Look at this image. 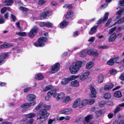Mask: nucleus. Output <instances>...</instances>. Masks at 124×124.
<instances>
[{
    "label": "nucleus",
    "instance_id": "nucleus-1",
    "mask_svg": "<svg viewBox=\"0 0 124 124\" xmlns=\"http://www.w3.org/2000/svg\"><path fill=\"white\" fill-rule=\"evenodd\" d=\"M51 108L50 105L43 104L42 103H40L35 108L37 110H38L40 108H42L39 111V113L37 115L38 119H42L43 121H45L49 115L46 110H49Z\"/></svg>",
    "mask_w": 124,
    "mask_h": 124
},
{
    "label": "nucleus",
    "instance_id": "nucleus-2",
    "mask_svg": "<svg viewBox=\"0 0 124 124\" xmlns=\"http://www.w3.org/2000/svg\"><path fill=\"white\" fill-rule=\"evenodd\" d=\"M36 98V96L34 94H29L26 96L27 100L29 101L33 102L28 103L24 104L21 106V107L23 108H26L35 105L36 102L34 101L35 100Z\"/></svg>",
    "mask_w": 124,
    "mask_h": 124
},
{
    "label": "nucleus",
    "instance_id": "nucleus-3",
    "mask_svg": "<svg viewBox=\"0 0 124 124\" xmlns=\"http://www.w3.org/2000/svg\"><path fill=\"white\" fill-rule=\"evenodd\" d=\"M82 64V61H78L74 62L70 68L71 73L74 74L76 73L79 70Z\"/></svg>",
    "mask_w": 124,
    "mask_h": 124
},
{
    "label": "nucleus",
    "instance_id": "nucleus-4",
    "mask_svg": "<svg viewBox=\"0 0 124 124\" xmlns=\"http://www.w3.org/2000/svg\"><path fill=\"white\" fill-rule=\"evenodd\" d=\"M47 38L45 37H41L39 38L38 39V43H35L34 45L37 47H42L45 45L43 42H46L47 41Z\"/></svg>",
    "mask_w": 124,
    "mask_h": 124
},
{
    "label": "nucleus",
    "instance_id": "nucleus-5",
    "mask_svg": "<svg viewBox=\"0 0 124 124\" xmlns=\"http://www.w3.org/2000/svg\"><path fill=\"white\" fill-rule=\"evenodd\" d=\"M117 117L118 119H121L119 120V121L117 120H115L113 122V124H124V117L119 114L118 115Z\"/></svg>",
    "mask_w": 124,
    "mask_h": 124
},
{
    "label": "nucleus",
    "instance_id": "nucleus-6",
    "mask_svg": "<svg viewBox=\"0 0 124 124\" xmlns=\"http://www.w3.org/2000/svg\"><path fill=\"white\" fill-rule=\"evenodd\" d=\"M38 30V28L36 26L33 27L29 32L28 35L30 38H32L34 37Z\"/></svg>",
    "mask_w": 124,
    "mask_h": 124
},
{
    "label": "nucleus",
    "instance_id": "nucleus-7",
    "mask_svg": "<svg viewBox=\"0 0 124 124\" xmlns=\"http://www.w3.org/2000/svg\"><path fill=\"white\" fill-rule=\"evenodd\" d=\"M60 66V64L59 63H56L52 67L51 72L53 73L57 71L59 69Z\"/></svg>",
    "mask_w": 124,
    "mask_h": 124
},
{
    "label": "nucleus",
    "instance_id": "nucleus-8",
    "mask_svg": "<svg viewBox=\"0 0 124 124\" xmlns=\"http://www.w3.org/2000/svg\"><path fill=\"white\" fill-rule=\"evenodd\" d=\"M50 13L48 8H46L44 10V12L42 13L41 15V19H42L45 18L47 16H49V15H50Z\"/></svg>",
    "mask_w": 124,
    "mask_h": 124
},
{
    "label": "nucleus",
    "instance_id": "nucleus-9",
    "mask_svg": "<svg viewBox=\"0 0 124 124\" xmlns=\"http://www.w3.org/2000/svg\"><path fill=\"white\" fill-rule=\"evenodd\" d=\"M89 89L90 90L91 94L90 96L92 98H95L96 97V94L97 92L94 88L92 86L89 87Z\"/></svg>",
    "mask_w": 124,
    "mask_h": 124
},
{
    "label": "nucleus",
    "instance_id": "nucleus-10",
    "mask_svg": "<svg viewBox=\"0 0 124 124\" xmlns=\"http://www.w3.org/2000/svg\"><path fill=\"white\" fill-rule=\"evenodd\" d=\"M87 53L89 55H94L95 56H98L99 54V53L95 50L91 49L88 50L87 51Z\"/></svg>",
    "mask_w": 124,
    "mask_h": 124
},
{
    "label": "nucleus",
    "instance_id": "nucleus-11",
    "mask_svg": "<svg viewBox=\"0 0 124 124\" xmlns=\"http://www.w3.org/2000/svg\"><path fill=\"white\" fill-rule=\"evenodd\" d=\"M108 12L106 13L104 16L103 18H101L98 20L97 24H100L102 22H104L106 21L108 19Z\"/></svg>",
    "mask_w": 124,
    "mask_h": 124
},
{
    "label": "nucleus",
    "instance_id": "nucleus-12",
    "mask_svg": "<svg viewBox=\"0 0 124 124\" xmlns=\"http://www.w3.org/2000/svg\"><path fill=\"white\" fill-rule=\"evenodd\" d=\"M81 102V99L78 98L74 102L72 107L73 108H76L79 105Z\"/></svg>",
    "mask_w": 124,
    "mask_h": 124
},
{
    "label": "nucleus",
    "instance_id": "nucleus-13",
    "mask_svg": "<svg viewBox=\"0 0 124 124\" xmlns=\"http://www.w3.org/2000/svg\"><path fill=\"white\" fill-rule=\"evenodd\" d=\"M119 57H116L114 58H112L107 62V63L109 65H112L114 63V61H116L119 60Z\"/></svg>",
    "mask_w": 124,
    "mask_h": 124
},
{
    "label": "nucleus",
    "instance_id": "nucleus-14",
    "mask_svg": "<svg viewBox=\"0 0 124 124\" xmlns=\"http://www.w3.org/2000/svg\"><path fill=\"white\" fill-rule=\"evenodd\" d=\"M90 74L89 71H87L82 74L80 77V79L82 81H84L86 78Z\"/></svg>",
    "mask_w": 124,
    "mask_h": 124
},
{
    "label": "nucleus",
    "instance_id": "nucleus-15",
    "mask_svg": "<svg viewBox=\"0 0 124 124\" xmlns=\"http://www.w3.org/2000/svg\"><path fill=\"white\" fill-rule=\"evenodd\" d=\"M71 86L74 87H78L79 85V82L77 80L72 81L70 83Z\"/></svg>",
    "mask_w": 124,
    "mask_h": 124
},
{
    "label": "nucleus",
    "instance_id": "nucleus-16",
    "mask_svg": "<svg viewBox=\"0 0 124 124\" xmlns=\"http://www.w3.org/2000/svg\"><path fill=\"white\" fill-rule=\"evenodd\" d=\"M56 90L55 89L52 90L48 92L47 94L50 96L54 95V97L56 98L57 95L56 93Z\"/></svg>",
    "mask_w": 124,
    "mask_h": 124
},
{
    "label": "nucleus",
    "instance_id": "nucleus-17",
    "mask_svg": "<svg viewBox=\"0 0 124 124\" xmlns=\"http://www.w3.org/2000/svg\"><path fill=\"white\" fill-rule=\"evenodd\" d=\"M116 38V33H114L110 35L108 38V40L110 42H112L115 40Z\"/></svg>",
    "mask_w": 124,
    "mask_h": 124
},
{
    "label": "nucleus",
    "instance_id": "nucleus-18",
    "mask_svg": "<svg viewBox=\"0 0 124 124\" xmlns=\"http://www.w3.org/2000/svg\"><path fill=\"white\" fill-rule=\"evenodd\" d=\"M8 56V54L7 53L4 54H3L0 55V65L2 63V62L4 61V59L7 57Z\"/></svg>",
    "mask_w": 124,
    "mask_h": 124
},
{
    "label": "nucleus",
    "instance_id": "nucleus-19",
    "mask_svg": "<svg viewBox=\"0 0 124 124\" xmlns=\"http://www.w3.org/2000/svg\"><path fill=\"white\" fill-rule=\"evenodd\" d=\"M65 97V94L63 93H61L58 94V95L57 96H56V100L57 101L61 100Z\"/></svg>",
    "mask_w": 124,
    "mask_h": 124
},
{
    "label": "nucleus",
    "instance_id": "nucleus-20",
    "mask_svg": "<svg viewBox=\"0 0 124 124\" xmlns=\"http://www.w3.org/2000/svg\"><path fill=\"white\" fill-rule=\"evenodd\" d=\"M72 111V109L70 108H66L61 111V113L64 114H68L71 113Z\"/></svg>",
    "mask_w": 124,
    "mask_h": 124
},
{
    "label": "nucleus",
    "instance_id": "nucleus-21",
    "mask_svg": "<svg viewBox=\"0 0 124 124\" xmlns=\"http://www.w3.org/2000/svg\"><path fill=\"white\" fill-rule=\"evenodd\" d=\"M93 118V116L92 115H89L85 117V120L86 122L89 123Z\"/></svg>",
    "mask_w": 124,
    "mask_h": 124
},
{
    "label": "nucleus",
    "instance_id": "nucleus-22",
    "mask_svg": "<svg viewBox=\"0 0 124 124\" xmlns=\"http://www.w3.org/2000/svg\"><path fill=\"white\" fill-rule=\"evenodd\" d=\"M114 86L112 83H110V84L105 85L104 87V89L105 90L108 91L111 89Z\"/></svg>",
    "mask_w": 124,
    "mask_h": 124
},
{
    "label": "nucleus",
    "instance_id": "nucleus-23",
    "mask_svg": "<svg viewBox=\"0 0 124 124\" xmlns=\"http://www.w3.org/2000/svg\"><path fill=\"white\" fill-rule=\"evenodd\" d=\"M94 65V63L93 62H89L86 64V68L87 69H90Z\"/></svg>",
    "mask_w": 124,
    "mask_h": 124
},
{
    "label": "nucleus",
    "instance_id": "nucleus-24",
    "mask_svg": "<svg viewBox=\"0 0 124 124\" xmlns=\"http://www.w3.org/2000/svg\"><path fill=\"white\" fill-rule=\"evenodd\" d=\"M79 105V107L80 108H82L83 106L88 104L87 99L81 101Z\"/></svg>",
    "mask_w": 124,
    "mask_h": 124
},
{
    "label": "nucleus",
    "instance_id": "nucleus-25",
    "mask_svg": "<svg viewBox=\"0 0 124 124\" xmlns=\"http://www.w3.org/2000/svg\"><path fill=\"white\" fill-rule=\"evenodd\" d=\"M13 2V0H5L3 3L5 5L10 6L12 4Z\"/></svg>",
    "mask_w": 124,
    "mask_h": 124
},
{
    "label": "nucleus",
    "instance_id": "nucleus-26",
    "mask_svg": "<svg viewBox=\"0 0 124 124\" xmlns=\"http://www.w3.org/2000/svg\"><path fill=\"white\" fill-rule=\"evenodd\" d=\"M36 115L35 114L31 113L26 115H25V116L27 118H31L34 117H35Z\"/></svg>",
    "mask_w": 124,
    "mask_h": 124
},
{
    "label": "nucleus",
    "instance_id": "nucleus-27",
    "mask_svg": "<svg viewBox=\"0 0 124 124\" xmlns=\"http://www.w3.org/2000/svg\"><path fill=\"white\" fill-rule=\"evenodd\" d=\"M98 26H95L92 28L90 30L89 32L90 34H93V33H95L96 31V29L98 27Z\"/></svg>",
    "mask_w": 124,
    "mask_h": 124
},
{
    "label": "nucleus",
    "instance_id": "nucleus-28",
    "mask_svg": "<svg viewBox=\"0 0 124 124\" xmlns=\"http://www.w3.org/2000/svg\"><path fill=\"white\" fill-rule=\"evenodd\" d=\"M12 45L10 44H2L0 46V48L5 49L12 46Z\"/></svg>",
    "mask_w": 124,
    "mask_h": 124
},
{
    "label": "nucleus",
    "instance_id": "nucleus-29",
    "mask_svg": "<svg viewBox=\"0 0 124 124\" xmlns=\"http://www.w3.org/2000/svg\"><path fill=\"white\" fill-rule=\"evenodd\" d=\"M35 78L39 80H42L44 78V76L42 74L39 73L36 75Z\"/></svg>",
    "mask_w": 124,
    "mask_h": 124
},
{
    "label": "nucleus",
    "instance_id": "nucleus-30",
    "mask_svg": "<svg viewBox=\"0 0 124 124\" xmlns=\"http://www.w3.org/2000/svg\"><path fill=\"white\" fill-rule=\"evenodd\" d=\"M69 23L68 22L63 21L60 23V27L61 28H63L64 27L66 26Z\"/></svg>",
    "mask_w": 124,
    "mask_h": 124
},
{
    "label": "nucleus",
    "instance_id": "nucleus-31",
    "mask_svg": "<svg viewBox=\"0 0 124 124\" xmlns=\"http://www.w3.org/2000/svg\"><path fill=\"white\" fill-rule=\"evenodd\" d=\"M69 81L68 78H65L62 80L61 83L62 84L65 85L67 84L69 82Z\"/></svg>",
    "mask_w": 124,
    "mask_h": 124
},
{
    "label": "nucleus",
    "instance_id": "nucleus-32",
    "mask_svg": "<svg viewBox=\"0 0 124 124\" xmlns=\"http://www.w3.org/2000/svg\"><path fill=\"white\" fill-rule=\"evenodd\" d=\"M73 15L74 14L73 12L70 11L67 13L66 16V18L67 19H69L72 17Z\"/></svg>",
    "mask_w": 124,
    "mask_h": 124
},
{
    "label": "nucleus",
    "instance_id": "nucleus-33",
    "mask_svg": "<svg viewBox=\"0 0 124 124\" xmlns=\"http://www.w3.org/2000/svg\"><path fill=\"white\" fill-rule=\"evenodd\" d=\"M114 95L115 97L117 98H120L122 96V94L120 91H116Z\"/></svg>",
    "mask_w": 124,
    "mask_h": 124
},
{
    "label": "nucleus",
    "instance_id": "nucleus-34",
    "mask_svg": "<svg viewBox=\"0 0 124 124\" xmlns=\"http://www.w3.org/2000/svg\"><path fill=\"white\" fill-rule=\"evenodd\" d=\"M104 97L105 99H108L110 98L111 95L109 93H106L104 94Z\"/></svg>",
    "mask_w": 124,
    "mask_h": 124
},
{
    "label": "nucleus",
    "instance_id": "nucleus-35",
    "mask_svg": "<svg viewBox=\"0 0 124 124\" xmlns=\"http://www.w3.org/2000/svg\"><path fill=\"white\" fill-rule=\"evenodd\" d=\"M86 54V51L84 50L80 52V56L83 57L85 56Z\"/></svg>",
    "mask_w": 124,
    "mask_h": 124
},
{
    "label": "nucleus",
    "instance_id": "nucleus-36",
    "mask_svg": "<svg viewBox=\"0 0 124 124\" xmlns=\"http://www.w3.org/2000/svg\"><path fill=\"white\" fill-rule=\"evenodd\" d=\"M120 107V106H119V105L118 106L116 107L115 109L113 111V112L114 114H116L117 113L121 110V109Z\"/></svg>",
    "mask_w": 124,
    "mask_h": 124
},
{
    "label": "nucleus",
    "instance_id": "nucleus-37",
    "mask_svg": "<svg viewBox=\"0 0 124 124\" xmlns=\"http://www.w3.org/2000/svg\"><path fill=\"white\" fill-rule=\"evenodd\" d=\"M79 76L78 75L75 76L73 75L70 76L68 78L69 81H70L74 80L78 78Z\"/></svg>",
    "mask_w": 124,
    "mask_h": 124
},
{
    "label": "nucleus",
    "instance_id": "nucleus-38",
    "mask_svg": "<svg viewBox=\"0 0 124 124\" xmlns=\"http://www.w3.org/2000/svg\"><path fill=\"white\" fill-rule=\"evenodd\" d=\"M53 86L51 85H48L43 89V91L46 92L53 88Z\"/></svg>",
    "mask_w": 124,
    "mask_h": 124
},
{
    "label": "nucleus",
    "instance_id": "nucleus-39",
    "mask_svg": "<svg viewBox=\"0 0 124 124\" xmlns=\"http://www.w3.org/2000/svg\"><path fill=\"white\" fill-rule=\"evenodd\" d=\"M109 72L110 74L112 75H115L117 73L116 70L114 69H112L110 70Z\"/></svg>",
    "mask_w": 124,
    "mask_h": 124
},
{
    "label": "nucleus",
    "instance_id": "nucleus-40",
    "mask_svg": "<svg viewBox=\"0 0 124 124\" xmlns=\"http://www.w3.org/2000/svg\"><path fill=\"white\" fill-rule=\"evenodd\" d=\"M87 104L89 105H91L93 104L95 102V100L94 99H87Z\"/></svg>",
    "mask_w": 124,
    "mask_h": 124
},
{
    "label": "nucleus",
    "instance_id": "nucleus-41",
    "mask_svg": "<svg viewBox=\"0 0 124 124\" xmlns=\"http://www.w3.org/2000/svg\"><path fill=\"white\" fill-rule=\"evenodd\" d=\"M103 77L102 75H100L99 76L98 82L99 83H101L103 82Z\"/></svg>",
    "mask_w": 124,
    "mask_h": 124
},
{
    "label": "nucleus",
    "instance_id": "nucleus-42",
    "mask_svg": "<svg viewBox=\"0 0 124 124\" xmlns=\"http://www.w3.org/2000/svg\"><path fill=\"white\" fill-rule=\"evenodd\" d=\"M16 34L19 36H24L26 35V33L24 32H17Z\"/></svg>",
    "mask_w": 124,
    "mask_h": 124
},
{
    "label": "nucleus",
    "instance_id": "nucleus-43",
    "mask_svg": "<svg viewBox=\"0 0 124 124\" xmlns=\"http://www.w3.org/2000/svg\"><path fill=\"white\" fill-rule=\"evenodd\" d=\"M109 47L107 45H103L101 46L98 47V48L99 49H107Z\"/></svg>",
    "mask_w": 124,
    "mask_h": 124
},
{
    "label": "nucleus",
    "instance_id": "nucleus-44",
    "mask_svg": "<svg viewBox=\"0 0 124 124\" xmlns=\"http://www.w3.org/2000/svg\"><path fill=\"white\" fill-rule=\"evenodd\" d=\"M106 104V102L104 101L100 102L99 103V106L101 107H104Z\"/></svg>",
    "mask_w": 124,
    "mask_h": 124
},
{
    "label": "nucleus",
    "instance_id": "nucleus-45",
    "mask_svg": "<svg viewBox=\"0 0 124 124\" xmlns=\"http://www.w3.org/2000/svg\"><path fill=\"white\" fill-rule=\"evenodd\" d=\"M116 29V27L115 26L111 29L109 31L108 34H111Z\"/></svg>",
    "mask_w": 124,
    "mask_h": 124
},
{
    "label": "nucleus",
    "instance_id": "nucleus-46",
    "mask_svg": "<svg viewBox=\"0 0 124 124\" xmlns=\"http://www.w3.org/2000/svg\"><path fill=\"white\" fill-rule=\"evenodd\" d=\"M117 23L118 24H121L124 23V17L121 18L119 20L117 21Z\"/></svg>",
    "mask_w": 124,
    "mask_h": 124
},
{
    "label": "nucleus",
    "instance_id": "nucleus-47",
    "mask_svg": "<svg viewBox=\"0 0 124 124\" xmlns=\"http://www.w3.org/2000/svg\"><path fill=\"white\" fill-rule=\"evenodd\" d=\"M63 7L64 8H66L70 9L72 8V7L71 5L69 4H66L63 6Z\"/></svg>",
    "mask_w": 124,
    "mask_h": 124
},
{
    "label": "nucleus",
    "instance_id": "nucleus-48",
    "mask_svg": "<svg viewBox=\"0 0 124 124\" xmlns=\"http://www.w3.org/2000/svg\"><path fill=\"white\" fill-rule=\"evenodd\" d=\"M46 27H51L52 26V23L49 22L46 23Z\"/></svg>",
    "mask_w": 124,
    "mask_h": 124
},
{
    "label": "nucleus",
    "instance_id": "nucleus-49",
    "mask_svg": "<svg viewBox=\"0 0 124 124\" xmlns=\"http://www.w3.org/2000/svg\"><path fill=\"white\" fill-rule=\"evenodd\" d=\"M33 121V119H30L26 122V124H32Z\"/></svg>",
    "mask_w": 124,
    "mask_h": 124
},
{
    "label": "nucleus",
    "instance_id": "nucleus-50",
    "mask_svg": "<svg viewBox=\"0 0 124 124\" xmlns=\"http://www.w3.org/2000/svg\"><path fill=\"white\" fill-rule=\"evenodd\" d=\"M16 27L20 30H22L23 29V28L20 26V24L19 22L16 23Z\"/></svg>",
    "mask_w": 124,
    "mask_h": 124
},
{
    "label": "nucleus",
    "instance_id": "nucleus-51",
    "mask_svg": "<svg viewBox=\"0 0 124 124\" xmlns=\"http://www.w3.org/2000/svg\"><path fill=\"white\" fill-rule=\"evenodd\" d=\"M112 20V19L111 18H110L108 19V20L107 22L105 24V26H108L110 24V23H111Z\"/></svg>",
    "mask_w": 124,
    "mask_h": 124
},
{
    "label": "nucleus",
    "instance_id": "nucleus-52",
    "mask_svg": "<svg viewBox=\"0 0 124 124\" xmlns=\"http://www.w3.org/2000/svg\"><path fill=\"white\" fill-rule=\"evenodd\" d=\"M46 2L44 0H39L38 3L39 5H41L44 4Z\"/></svg>",
    "mask_w": 124,
    "mask_h": 124
},
{
    "label": "nucleus",
    "instance_id": "nucleus-53",
    "mask_svg": "<svg viewBox=\"0 0 124 124\" xmlns=\"http://www.w3.org/2000/svg\"><path fill=\"white\" fill-rule=\"evenodd\" d=\"M7 8L6 7H4L2 8L1 11V13L3 14L4 13L7 9Z\"/></svg>",
    "mask_w": 124,
    "mask_h": 124
},
{
    "label": "nucleus",
    "instance_id": "nucleus-54",
    "mask_svg": "<svg viewBox=\"0 0 124 124\" xmlns=\"http://www.w3.org/2000/svg\"><path fill=\"white\" fill-rule=\"evenodd\" d=\"M20 9L22 10H23L25 11H27L28 10V9L27 8L22 6L20 7Z\"/></svg>",
    "mask_w": 124,
    "mask_h": 124
},
{
    "label": "nucleus",
    "instance_id": "nucleus-55",
    "mask_svg": "<svg viewBox=\"0 0 124 124\" xmlns=\"http://www.w3.org/2000/svg\"><path fill=\"white\" fill-rule=\"evenodd\" d=\"M123 29L122 25L116 29V31H122Z\"/></svg>",
    "mask_w": 124,
    "mask_h": 124
},
{
    "label": "nucleus",
    "instance_id": "nucleus-56",
    "mask_svg": "<svg viewBox=\"0 0 124 124\" xmlns=\"http://www.w3.org/2000/svg\"><path fill=\"white\" fill-rule=\"evenodd\" d=\"M37 120H39V121L38 124H43V123L45 121H43V120L42 119H38V117L37 118Z\"/></svg>",
    "mask_w": 124,
    "mask_h": 124
},
{
    "label": "nucleus",
    "instance_id": "nucleus-57",
    "mask_svg": "<svg viewBox=\"0 0 124 124\" xmlns=\"http://www.w3.org/2000/svg\"><path fill=\"white\" fill-rule=\"evenodd\" d=\"M95 39V38L93 37H92L91 38L89 39L88 40L89 42H93Z\"/></svg>",
    "mask_w": 124,
    "mask_h": 124
},
{
    "label": "nucleus",
    "instance_id": "nucleus-58",
    "mask_svg": "<svg viewBox=\"0 0 124 124\" xmlns=\"http://www.w3.org/2000/svg\"><path fill=\"white\" fill-rule=\"evenodd\" d=\"M39 26L41 27H43L46 25V23L44 22H41L39 24Z\"/></svg>",
    "mask_w": 124,
    "mask_h": 124
},
{
    "label": "nucleus",
    "instance_id": "nucleus-59",
    "mask_svg": "<svg viewBox=\"0 0 124 124\" xmlns=\"http://www.w3.org/2000/svg\"><path fill=\"white\" fill-rule=\"evenodd\" d=\"M4 22L3 17L1 16H0V23L1 24Z\"/></svg>",
    "mask_w": 124,
    "mask_h": 124
},
{
    "label": "nucleus",
    "instance_id": "nucleus-60",
    "mask_svg": "<svg viewBox=\"0 0 124 124\" xmlns=\"http://www.w3.org/2000/svg\"><path fill=\"white\" fill-rule=\"evenodd\" d=\"M120 78L123 80H124V73L122 74L119 77Z\"/></svg>",
    "mask_w": 124,
    "mask_h": 124
},
{
    "label": "nucleus",
    "instance_id": "nucleus-61",
    "mask_svg": "<svg viewBox=\"0 0 124 124\" xmlns=\"http://www.w3.org/2000/svg\"><path fill=\"white\" fill-rule=\"evenodd\" d=\"M121 6H124V0H121L119 3Z\"/></svg>",
    "mask_w": 124,
    "mask_h": 124
},
{
    "label": "nucleus",
    "instance_id": "nucleus-62",
    "mask_svg": "<svg viewBox=\"0 0 124 124\" xmlns=\"http://www.w3.org/2000/svg\"><path fill=\"white\" fill-rule=\"evenodd\" d=\"M11 16L13 20V21H15L16 18L15 16L12 14H11Z\"/></svg>",
    "mask_w": 124,
    "mask_h": 124
},
{
    "label": "nucleus",
    "instance_id": "nucleus-63",
    "mask_svg": "<svg viewBox=\"0 0 124 124\" xmlns=\"http://www.w3.org/2000/svg\"><path fill=\"white\" fill-rule=\"evenodd\" d=\"M114 115L110 113L108 115V117L109 118H111L113 117Z\"/></svg>",
    "mask_w": 124,
    "mask_h": 124
},
{
    "label": "nucleus",
    "instance_id": "nucleus-64",
    "mask_svg": "<svg viewBox=\"0 0 124 124\" xmlns=\"http://www.w3.org/2000/svg\"><path fill=\"white\" fill-rule=\"evenodd\" d=\"M70 99V97L69 96L67 97L65 99V102H67L69 101Z\"/></svg>",
    "mask_w": 124,
    "mask_h": 124
}]
</instances>
